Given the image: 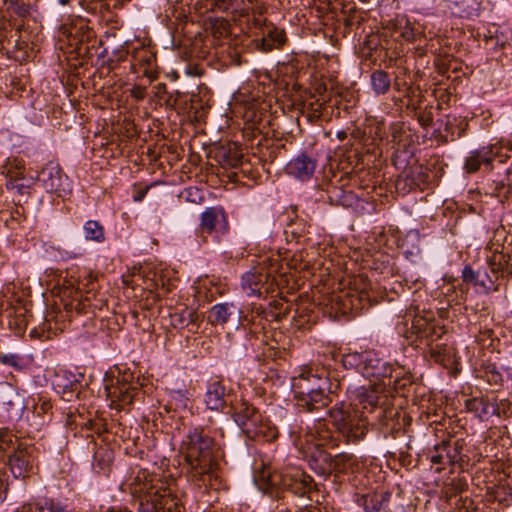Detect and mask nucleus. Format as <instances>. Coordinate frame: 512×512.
I'll return each instance as SVG.
<instances>
[{
  "instance_id": "f257e3e1",
  "label": "nucleus",
  "mask_w": 512,
  "mask_h": 512,
  "mask_svg": "<svg viewBox=\"0 0 512 512\" xmlns=\"http://www.w3.org/2000/svg\"><path fill=\"white\" fill-rule=\"evenodd\" d=\"M181 449L189 465L190 481L199 488L216 490L220 484L218 458L221 446L203 428H193L182 441Z\"/></svg>"
},
{
  "instance_id": "f03ea898",
  "label": "nucleus",
  "mask_w": 512,
  "mask_h": 512,
  "mask_svg": "<svg viewBox=\"0 0 512 512\" xmlns=\"http://www.w3.org/2000/svg\"><path fill=\"white\" fill-rule=\"evenodd\" d=\"M290 434L295 446L311 458V466L319 473L332 470L341 472L354 462L351 454L342 453L332 457L331 454L322 449L323 447L337 446V440L322 420H317L312 427H307L303 433L293 430Z\"/></svg>"
},
{
  "instance_id": "7ed1b4c3",
  "label": "nucleus",
  "mask_w": 512,
  "mask_h": 512,
  "mask_svg": "<svg viewBox=\"0 0 512 512\" xmlns=\"http://www.w3.org/2000/svg\"><path fill=\"white\" fill-rule=\"evenodd\" d=\"M377 400L375 391L362 387L351 403L342 401L328 411L332 425L346 443H356L365 437L368 431L365 412H371Z\"/></svg>"
},
{
  "instance_id": "20e7f679",
  "label": "nucleus",
  "mask_w": 512,
  "mask_h": 512,
  "mask_svg": "<svg viewBox=\"0 0 512 512\" xmlns=\"http://www.w3.org/2000/svg\"><path fill=\"white\" fill-rule=\"evenodd\" d=\"M294 399L299 410L312 413L324 409L332 402L330 382L326 372L309 369L294 378Z\"/></svg>"
},
{
  "instance_id": "39448f33",
  "label": "nucleus",
  "mask_w": 512,
  "mask_h": 512,
  "mask_svg": "<svg viewBox=\"0 0 512 512\" xmlns=\"http://www.w3.org/2000/svg\"><path fill=\"white\" fill-rule=\"evenodd\" d=\"M139 494L141 512H184V506L171 487L160 479L151 478L134 487Z\"/></svg>"
},
{
  "instance_id": "423d86ee",
  "label": "nucleus",
  "mask_w": 512,
  "mask_h": 512,
  "mask_svg": "<svg viewBox=\"0 0 512 512\" xmlns=\"http://www.w3.org/2000/svg\"><path fill=\"white\" fill-rule=\"evenodd\" d=\"M233 418L248 438L273 441L278 437L277 429L265 421L258 408L246 400L241 399L235 404Z\"/></svg>"
},
{
  "instance_id": "0eeeda50",
  "label": "nucleus",
  "mask_w": 512,
  "mask_h": 512,
  "mask_svg": "<svg viewBox=\"0 0 512 512\" xmlns=\"http://www.w3.org/2000/svg\"><path fill=\"white\" fill-rule=\"evenodd\" d=\"M271 497L283 499L284 490L290 491L296 496H304L313 489V479L303 470L297 467H287L281 471H275L269 477Z\"/></svg>"
},
{
  "instance_id": "6e6552de",
  "label": "nucleus",
  "mask_w": 512,
  "mask_h": 512,
  "mask_svg": "<svg viewBox=\"0 0 512 512\" xmlns=\"http://www.w3.org/2000/svg\"><path fill=\"white\" fill-rule=\"evenodd\" d=\"M446 331L444 326L439 325L434 319L424 316H415L411 327L404 333L410 344L418 346V343H424L430 347L443 338Z\"/></svg>"
},
{
  "instance_id": "1a4fd4ad",
  "label": "nucleus",
  "mask_w": 512,
  "mask_h": 512,
  "mask_svg": "<svg viewBox=\"0 0 512 512\" xmlns=\"http://www.w3.org/2000/svg\"><path fill=\"white\" fill-rule=\"evenodd\" d=\"M60 35V39L63 40L65 38L68 45L78 54L88 53L90 47H94L97 42L96 33L82 19L75 21L71 25H62Z\"/></svg>"
},
{
  "instance_id": "9d476101",
  "label": "nucleus",
  "mask_w": 512,
  "mask_h": 512,
  "mask_svg": "<svg viewBox=\"0 0 512 512\" xmlns=\"http://www.w3.org/2000/svg\"><path fill=\"white\" fill-rule=\"evenodd\" d=\"M37 449L34 445L18 443L9 455L8 465L16 479L28 478L37 468Z\"/></svg>"
},
{
  "instance_id": "9b49d317",
  "label": "nucleus",
  "mask_w": 512,
  "mask_h": 512,
  "mask_svg": "<svg viewBox=\"0 0 512 512\" xmlns=\"http://www.w3.org/2000/svg\"><path fill=\"white\" fill-rule=\"evenodd\" d=\"M510 255L503 252H494L488 261V269L494 275V279L490 278L488 271L481 272L478 277L477 285L483 287L486 292L497 291L500 278H508L512 276V264L510 263Z\"/></svg>"
},
{
  "instance_id": "f8f14e48",
  "label": "nucleus",
  "mask_w": 512,
  "mask_h": 512,
  "mask_svg": "<svg viewBox=\"0 0 512 512\" xmlns=\"http://www.w3.org/2000/svg\"><path fill=\"white\" fill-rule=\"evenodd\" d=\"M362 375L370 381H381L391 378L397 368L388 361L383 360L375 351H365Z\"/></svg>"
},
{
  "instance_id": "ddd939ff",
  "label": "nucleus",
  "mask_w": 512,
  "mask_h": 512,
  "mask_svg": "<svg viewBox=\"0 0 512 512\" xmlns=\"http://www.w3.org/2000/svg\"><path fill=\"white\" fill-rule=\"evenodd\" d=\"M0 314H5L9 319L10 328L18 332L23 331L28 324L29 309L20 299H16L15 302L2 300L0 303Z\"/></svg>"
},
{
  "instance_id": "4468645a",
  "label": "nucleus",
  "mask_w": 512,
  "mask_h": 512,
  "mask_svg": "<svg viewBox=\"0 0 512 512\" xmlns=\"http://www.w3.org/2000/svg\"><path fill=\"white\" fill-rule=\"evenodd\" d=\"M38 179L49 193H61L66 191L67 177L62 173L58 164L50 162L39 173Z\"/></svg>"
},
{
  "instance_id": "2eb2a0df",
  "label": "nucleus",
  "mask_w": 512,
  "mask_h": 512,
  "mask_svg": "<svg viewBox=\"0 0 512 512\" xmlns=\"http://www.w3.org/2000/svg\"><path fill=\"white\" fill-rule=\"evenodd\" d=\"M200 227L202 231L225 234L229 229L226 213L220 207H209L201 214Z\"/></svg>"
},
{
  "instance_id": "dca6fc26",
  "label": "nucleus",
  "mask_w": 512,
  "mask_h": 512,
  "mask_svg": "<svg viewBox=\"0 0 512 512\" xmlns=\"http://www.w3.org/2000/svg\"><path fill=\"white\" fill-rule=\"evenodd\" d=\"M478 35L483 37L485 46L488 49L494 50L504 48L512 40V30L507 26L495 23L489 24Z\"/></svg>"
},
{
  "instance_id": "f3484780",
  "label": "nucleus",
  "mask_w": 512,
  "mask_h": 512,
  "mask_svg": "<svg viewBox=\"0 0 512 512\" xmlns=\"http://www.w3.org/2000/svg\"><path fill=\"white\" fill-rule=\"evenodd\" d=\"M316 166V158L306 152H302L289 161L285 169L289 175L300 180H307L313 176Z\"/></svg>"
},
{
  "instance_id": "a211bd4d",
  "label": "nucleus",
  "mask_w": 512,
  "mask_h": 512,
  "mask_svg": "<svg viewBox=\"0 0 512 512\" xmlns=\"http://www.w3.org/2000/svg\"><path fill=\"white\" fill-rule=\"evenodd\" d=\"M462 446L458 441L453 444L451 441H442L440 444L435 445L434 453L430 456L432 464L438 465H453L459 460L460 451Z\"/></svg>"
},
{
  "instance_id": "6ab92c4d",
  "label": "nucleus",
  "mask_w": 512,
  "mask_h": 512,
  "mask_svg": "<svg viewBox=\"0 0 512 512\" xmlns=\"http://www.w3.org/2000/svg\"><path fill=\"white\" fill-rule=\"evenodd\" d=\"M107 397L111 399V405L116 409H122L124 405L131 404L137 392L135 387L127 383H119L116 385L105 387Z\"/></svg>"
},
{
  "instance_id": "aec40b11",
  "label": "nucleus",
  "mask_w": 512,
  "mask_h": 512,
  "mask_svg": "<svg viewBox=\"0 0 512 512\" xmlns=\"http://www.w3.org/2000/svg\"><path fill=\"white\" fill-rule=\"evenodd\" d=\"M226 388L219 379L211 380L206 389L204 402L208 409L222 411L226 406Z\"/></svg>"
},
{
  "instance_id": "412c9836",
  "label": "nucleus",
  "mask_w": 512,
  "mask_h": 512,
  "mask_svg": "<svg viewBox=\"0 0 512 512\" xmlns=\"http://www.w3.org/2000/svg\"><path fill=\"white\" fill-rule=\"evenodd\" d=\"M240 313V309L233 303H218L211 307L207 319L212 326H224Z\"/></svg>"
},
{
  "instance_id": "4be33fe9",
  "label": "nucleus",
  "mask_w": 512,
  "mask_h": 512,
  "mask_svg": "<svg viewBox=\"0 0 512 512\" xmlns=\"http://www.w3.org/2000/svg\"><path fill=\"white\" fill-rule=\"evenodd\" d=\"M268 280V274L259 271H249L242 276V288L247 295L261 296L263 292H267L265 283Z\"/></svg>"
},
{
  "instance_id": "5701e85b",
  "label": "nucleus",
  "mask_w": 512,
  "mask_h": 512,
  "mask_svg": "<svg viewBox=\"0 0 512 512\" xmlns=\"http://www.w3.org/2000/svg\"><path fill=\"white\" fill-rule=\"evenodd\" d=\"M495 156L496 152L493 151V147H482L474 150L466 158L464 168L468 173H475L479 170L481 164L489 165Z\"/></svg>"
},
{
  "instance_id": "b1692460",
  "label": "nucleus",
  "mask_w": 512,
  "mask_h": 512,
  "mask_svg": "<svg viewBox=\"0 0 512 512\" xmlns=\"http://www.w3.org/2000/svg\"><path fill=\"white\" fill-rule=\"evenodd\" d=\"M390 495V492L384 490L368 492L362 494L357 499V503L366 512H377L389 501Z\"/></svg>"
},
{
  "instance_id": "393cba45",
  "label": "nucleus",
  "mask_w": 512,
  "mask_h": 512,
  "mask_svg": "<svg viewBox=\"0 0 512 512\" xmlns=\"http://www.w3.org/2000/svg\"><path fill=\"white\" fill-rule=\"evenodd\" d=\"M465 406L468 411L474 412L479 418H484L493 414L499 415L498 407L483 397L467 399L465 401Z\"/></svg>"
},
{
  "instance_id": "a878e982",
  "label": "nucleus",
  "mask_w": 512,
  "mask_h": 512,
  "mask_svg": "<svg viewBox=\"0 0 512 512\" xmlns=\"http://www.w3.org/2000/svg\"><path fill=\"white\" fill-rule=\"evenodd\" d=\"M113 459L112 451L107 447L98 448L93 457V469L98 474L108 475L111 470Z\"/></svg>"
},
{
  "instance_id": "bb28decb",
  "label": "nucleus",
  "mask_w": 512,
  "mask_h": 512,
  "mask_svg": "<svg viewBox=\"0 0 512 512\" xmlns=\"http://www.w3.org/2000/svg\"><path fill=\"white\" fill-rule=\"evenodd\" d=\"M285 42L286 36L284 30L271 27L262 38L261 49L265 52H268L274 48H280L284 45Z\"/></svg>"
},
{
  "instance_id": "cd10ccee",
  "label": "nucleus",
  "mask_w": 512,
  "mask_h": 512,
  "mask_svg": "<svg viewBox=\"0 0 512 512\" xmlns=\"http://www.w3.org/2000/svg\"><path fill=\"white\" fill-rule=\"evenodd\" d=\"M18 404H20V396L17 389L7 382L0 383V406L9 411Z\"/></svg>"
},
{
  "instance_id": "c85d7f7f",
  "label": "nucleus",
  "mask_w": 512,
  "mask_h": 512,
  "mask_svg": "<svg viewBox=\"0 0 512 512\" xmlns=\"http://www.w3.org/2000/svg\"><path fill=\"white\" fill-rule=\"evenodd\" d=\"M198 319L196 311L187 307L170 314V323L174 328L182 329L194 324Z\"/></svg>"
},
{
  "instance_id": "c756f323",
  "label": "nucleus",
  "mask_w": 512,
  "mask_h": 512,
  "mask_svg": "<svg viewBox=\"0 0 512 512\" xmlns=\"http://www.w3.org/2000/svg\"><path fill=\"white\" fill-rule=\"evenodd\" d=\"M371 85L377 95L386 94L391 87L389 74L384 70H375L371 74Z\"/></svg>"
},
{
  "instance_id": "7c9ffc66",
  "label": "nucleus",
  "mask_w": 512,
  "mask_h": 512,
  "mask_svg": "<svg viewBox=\"0 0 512 512\" xmlns=\"http://www.w3.org/2000/svg\"><path fill=\"white\" fill-rule=\"evenodd\" d=\"M84 237L88 241L101 243L105 240L104 227L95 220H88L83 226Z\"/></svg>"
},
{
  "instance_id": "2f4dec72",
  "label": "nucleus",
  "mask_w": 512,
  "mask_h": 512,
  "mask_svg": "<svg viewBox=\"0 0 512 512\" xmlns=\"http://www.w3.org/2000/svg\"><path fill=\"white\" fill-rule=\"evenodd\" d=\"M207 10L236 13L239 11V0H203Z\"/></svg>"
},
{
  "instance_id": "473e14b6",
  "label": "nucleus",
  "mask_w": 512,
  "mask_h": 512,
  "mask_svg": "<svg viewBox=\"0 0 512 512\" xmlns=\"http://www.w3.org/2000/svg\"><path fill=\"white\" fill-rule=\"evenodd\" d=\"M364 352H352L342 356L341 363L345 369H354L362 374L364 364Z\"/></svg>"
},
{
  "instance_id": "72a5a7b5",
  "label": "nucleus",
  "mask_w": 512,
  "mask_h": 512,
  "mask_svg": "<svg viewBox=\"0 0 512 512\" xmlns=\"http://www.w3.org/2000/svg\"><path fill=\"white\" fill-rule=\"evenodd\" d=\"M431 358L437 363H443L450 354V348L446 343L436 342L429 347Z\"/></svg>"
},
{
  "instance_id": "f704fd0d",
  "label": "nucleus",
  "mask_w": 512,
  "mask_h": 512,
  "mask_svg": "<svg viewBox=\"0 0 512 512\" xmlns=\"http://www.w3.org/2000/svg\"><path fill=\"white\" fill-rule=\"evenodd\" d=\"M132 59L135 63L149 67L155 61V55L149 49L141 47L133 52Z\"/></svg>"
},
{
  "instance_id": "c9c22d12",
  "label": "nucleus",
  "mask_w": 512,
  "mask_h": 512,
  "mask_svg": "<svg viewBox=\"0 0 512 512\" xmlns=\"http://www.w3.org/2000/svg\"><path fill=\"white\" fill-rule=\"evenodd\" d=\"M18 444L17 437L7 429L0 430V450L6 451L9 448L15 449V444Z\"/></svg>"
},
{
  "instance_id": "e433bc0d",
  "label": "nucleus",
  "mask_w": 512,
  "mask_h": 512,
  "mask_svg": "<svg viewBox=\"0 0 512 512\" xmlns=\"http://www.w3.org/2000/svg\"><path fill=\"white\" fill-rule=\"evenodd\" d=\"M323 108H324V103H319V102L310 103L306 108L308 120L310 122L314 123L318 119H320V117L322 116Z\"/></svg>"
},
{
  "instance_id": "4c0bfd02",
  "label": "nucleus",
  "mask_w": 512,
  "mask_h": 512,
  "mask_svg": "<svg viewBox=\"0 0 512 512\" xmlns=\"http://www.w3.org/2000/svg\"><path fill=\"white\" fill-rule=\"evenodd\" d=\"M451 7L456 9L460 15L469 14L473 0H447Z\"/></svg>"
},
{
  "instance_id": "58836bf2",
  "label": "nucleus",
  "mask_w": 512,
  "mask_h": 512,
  "mask_svg": "<svg viewBox=\"0 0 512 512\" xmlns=\"http://www.w3.org/2000/svg\"><path fill=\"white\" fill-rule=\"evenodd\" d=\"M21 358L17 354H0V363L14 368H21Z\"/></svg>"
},
{
  "instance_id": "ea45409f",
  "label": "nucleus",
  "mask_w": 512,
  "mask_h": 512,
  "mask_svg": "<svg viewBox=\"0 0 512 512\" xmlns=\"http://www.w3.org/2000/svg\"><path fill=\"white\" fill-rule=\"evenodd\" d=\"M481 276V271L475 272L471 267L465 266L462 271L463 281L466 283H473L477 285L478 277Z\"/></svg>"
},
{
  "instance_id": "a19ab883",
  "label": "nucleus",
  "mask_w": 512,
  "mask_h": 512,
  "mask_svg": "<svg viewBox=\"0 0 512 512\" xmlns=\"http://www.w3.org/2000/svg\"><path fill=\"white\" fill-rule=\"evenodd\" d=\"M51 408L52 405L49 400L39 399V401L34 405L33 412L40 417L47 414Z\"/></svg>"
},
{
  "instance_id": "79ce46f5",
  "label": "nucleus",
  "mask_w": 512,
  "mask_h": 512,
  "mask_svg": "<svg viewBox=\"0 0 512 512\" xmlns=\"http://www.w3.org/2000/svg\"><path fill=\"white\" fill-rule=\"evenodd\" d=\"M185 196L188 201L191 202H201L203 200V195L201 191L197 187H189L185 190Z\"/></svg>"
},
{
  "instance_id": "37998d69",
  "label": "nucleus",
  "mask_w": 512,
  "mask_h": 512,
  "mask_svg": "<svg viewBox=\"0 0 512 512\" xmlns=\"http://www.w3.org/2000/svg\"><path fill=\"white\" fill-rule=\"evenodd\" d=\"M97 276L93 273L89 272L87 276L80 282L83 289L86 290L87 293H90L94 290V282L96 281Z\"/></svg>"
},
{
  "instance_id": "c03bdc74",
  "label": "nucleus",
  "mask_w": 512,
  "mask_h": 512,
  "mask_svg": "<svg viewBox=\"0 0 512 512\" xmlns=\"http://www.w3.org/2000/svg\"><path fill=\"white\" fill-rule=\"evenodd\" d=\"M6 473L3 467H0V503L4 501L7 493V482H6Z\"/></svg>"
},
{
  "instance_id": "a18cd8bd",
  "label": "nucleus",
  "mask_w": 512,
  "mask_h": 512,
  "mask_svg": "<svg viewBox=\"0 0 512 512\" xmlns=\"http://www.w3.org/2000/svg\"><path fill=\"white\" fill-rule=\"evenodd\" d=\"M130 95L137 101L143 100L146 96V88L135 85L130 89Z\"/></svg>"
},
{
  "instance_id": "49530a36",
  "label": "nucleus",
  "mask_w": 512,
  "mask_h": 512,
  "mask_svg": "<svg viewBox=\"0 0 512 512\" xmlns=\"http://www.w3.org/2000/svg\"><path fill=\"white\" fill-rule=\"evenodd\" d=\"M418 121L422 127H428L432 124L433 117L431 113H420L418 116Z\"/></svg>"
},
{
  "instance_id": "de8ad7c7",
  "label": "nucleus",
  "mask_w": 512,
  "mask_h": 512,
  "mask_svg": "<svg viewBox=\"0 0 512 512\" xmlns=\"http://www.w3.org/2000/svg\"><path fill=\"white\" fill-rule=\"evenodd\" d=\"M391 136L393 141H400V136L402 134V128L399 125H392L390 128Z\"/></svg>"
},
{
  "instance_id": "09e8293b",
  "label": "nucleus",
  "mask_w": 512,
  "mask_h": 512,
  "mask_svg": "<svg viewBox=\"0 0 512 512\" xmlns=\"http://www.w3.org/2000/svg\"><path fill=\"white\" fill-rule=\"evenodd\" d=\"M7 187L11 188V189H16L17 192L20 194H23L25 192V190L27 189V187L24 186L23 184H18L17 180H15V181L10 180L7 183Z\"/></svg>"
},
{
  "instance_id": "8fccbe9b",
  "label": "nucleus",
  "mask_w": 512,
  "mask_h": 512,
  "mask_svg": "<svg viewBox=\"0 0 512 512\" xmlns=\"http://www.w3.org/2000/svg\"><path fill=\"white\" fill-rule=\"evenodd\" d=\"M148 192V187L139 188L135 191L133 195V199L136 202H140L144 199L145 195Z\"/></svg>"
},
{
  "instance_id": "3c124183",
  "label": "nucleus",
  "mask_w": 512,
  "mask_h": 512,
  "mask_svg": "<svg viewBox=\"0 0 512 512\" xmlns=\"http://www.w3.org/2000/svg\"><path fill=\"white\" fill-rule=\"evenodd\" d=\"M51 512H69L67 509H65L63 506H61L58 503L51 502Z\"/></svg>"
},
{
  "instance_id": "603ef678",
  "label": "nucleus",
  "mask_w": 512,
  "mask_h": 512,
  "mask_svg": "<svg viewBox=\"0 0 512 512\" xmlns=\"http://www.w3.org/2000/svg\"><path fill=\"white\" fill-rule=\"evenodd\" d=\"M128 55V51L126 49H121L115 53V57L118 61L123 60Z\"/></svg>"
},
{
  "instance_id": "864d4df0",
  "label": "nucleus",
  "mask_w": 512,
  "mask_h": 512,
  "mask_svg": "<svg viewBox=\"0 0 512 512\" xmlns=\"http://www.w3.org/2000/svg\"><path fill=\"white\" fill-rule=\"evenodd\" d=\"M106 512H132L126 507H111Z\"/></svg>"
},
{
  "instance_id": "5fc2aeb1",
  "label": "nucleus",
  "mask_w": 512,
  "mask_h": 512,
  "mask_svg": "<svg viewBox=\"0 0 512 512\" xmlns=\"http://www.w3.org/2000/svg\"><path fill=\"white\" fill-rule=\"evenodd\" d=\"M491 374H492V378L489 379V381H494L496 383V382H498V380L501 379V376L499 373L491 371Z\"/></svg>"
},
{
  "instance_id": "6e6d98bb",
  "label": "nucleus",
  "mask_w": 512,
  "mask_h": 512,
  "mask_svg": "<svg viewBox=\"0 0 512 512\" xmlns=\"http://www.w3.org/2000/svg\"><path fill=\"white\" fill-rule=\"evenodd\" d=\"M337 138L340 140V141H343L347 138V133L345 131H339L337 133Z\"/></svg>"
},
{
  "instance_id": "4d7b16f0",
  "label": "nucleus",
  "mask_w": 512,
  "mask_h": 512,
  "mask_svg": "<svg viewBox=\"0 0 512 512\" xmlns=\"http://www.w3.org/2000/svg\"><path fill=\"white\" fill-rule=\"evenodd\" d=\"M402 36L407 39V40H412L413 39V33L412 31H407V32H403L402 33Z\"/></svg>"
},
{
  "instance_id": "13d9d810",
  "label": "nucleus",
  "mask_w": 512,
  "mask_h": 512,
  "mask_svg": "<svg viewBox=\"0 0 512 512\" xmlns=\"http://www.w3.org/2000/svg\"><path fill=\"white\" fill-rule=\"evenodd\" d=\"M275 512H292V511L289 508L285 507V508L277 509Z\"/></svg>"
},
{
  "instance_id": "bf43d9fd",
  "label": "nucleus",
  "mask_w": 512,
  "mask_h": 512,
  "mask_svg": "<svg viewBox=\"0 0 512 512\" xmlns=\"http://www.w3.org/2000/svg\"><path fill=\"white\" fill-rule=\"evenodd\" d=\"M254 25H260L261 21L259 19L253 18Z\"/></svg>"
},
{
  "instance_id": "052dcab7",
  "label": "nucleus",
  "mask_w": 512,
  "mask_h": 512,
  "mask_svg": "<svg viewBox=\"0 0 512 512\" xmlns=\"http://www.w3.org/2000/svg\"><path fill=\"white\" fill-rule=\"evenodd\" d=\"M59 2L60 4L65 5L68 2V0H59Z\"/></svg>"
},
{
  "instance_id": "680f3d73",
  "label": "nucleus",
  "mask_w": 512,
  "mask_h": 512,
  "mask_svg": "<svg viewBox=\"0 0 512 512\" xmlns=\"http://www.w3.org/2000/svg\"><path fill=\"white\" fill-rule=\"evenodd\" d=\"M243 15H245L244 10H242L241 13H240V16H243Z\"/></svg>"
},
{
  "instance_id": "e2e57ef3",
  "label": "nucleus",
  "mask_w": 512,
  "mask_h": 512,
  "mask_svg": "<svg viewBox=\"0 0 512 512\" xmlns=\"http://www.w3.org/2000/svg\"><path fill=\"white\" fill-rule=\"evenodd\" d=\"M394 88L398 89V84L394 83Z\"/></svg>"
},
{
  "instance_id": "0e129e2a",
  "label": "nucleus",
  "mask_w": 512,
  "mask_h": 512,
  "mask_svg": "<svg viewBox=\"0 0 512 512\" xmlns=\"http://www.w3.org/2000/svg\"><path fill=\"white\" fill-rule=\"evenodd\" d=\"M490 278H493L494 279V275L490 272Z\"/></svg>"
}]
</instances>
